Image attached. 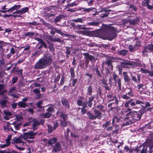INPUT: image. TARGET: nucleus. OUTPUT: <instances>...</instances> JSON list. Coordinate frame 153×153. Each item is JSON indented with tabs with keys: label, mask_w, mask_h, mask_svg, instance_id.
Returning a JSON list of instances; mask_svg holds the SVG:
<instances>
[{
	"label": "nucleus",
	"mask_w": 153,
	"mask_h": 153,
	"mask_svg": "<svg viewBox=\"0 0 153 153\" xmlns=\"http://www.w3.org/2000/svg\"><path fill=\"white\" fill-rule=\"evenodd\" d=\"M35 34V33L34 32H27V33L25 34V36H28L29 37H30L31 36H34Z\"/></svg>",
	"instance_id": "de8ad7c7"
},
{
	"label": "nucleus",
	"mask_w": 153,
	"mask_h": 153,
	"mask_svg": "<svg viewBox=\"0 0 153 153\" xmlns=\"http://www.w3.org/2000/svg\"><path fill=\"white\" fill-rule=\"evenodd\" d=\"M44 14L45 16L48 18L53 16L55 15V14H50L49 13H47L46 11L44 12Z\"/></svg>",
	"instance_id": "603ef678"
},
{
	"label": "nucleus",
	"mask_w": 153,
	"mask_h": 153,
	"mask_svg": "<svg viewBox=\"0 0 153 153\" xmlns=\"http://www.w3.org/2000/svg\"><path fill=\"white\" fill-rule=\"evenodd\" d=\"M70 72L71 76L72 77L74 78L75 76L74 71V68H71L70 69Z\"/></svg>",
	"instance_id": "5fc2aeb1"
},
{
	"label": "nucleus",
	"mask_w": 153,
	"mask_h": 153,
	"mask_svg": "<svg viewBox=\"0 0 153 153\" xmlns=\"http://www.w3.org/2000/svg\"><path fill=\"white\" fill-rule=\"evenodd\" d=\"M99 23L98 22H95L94 21L92 22L88 23L87 25L89 26H98Z\"/></svg>",
	"instance_id": "c85d7f7f"
},
{
	"label": "nucleus",
	"mask_w": 153,
	"mask_h": 153,
	"mask_svg": "<svg viewBox=\"0 0 153 153\" xmlns=\"http://www.w3.org/2000/svg\"><path fill=\"white\" fill-rule=\"evenodd\" d=\"M147 48L148 50L150 51H152V50H153V44H150V45H147Z\"/></svg>",
	"instance_id": "13d9d810"
},
{
	"label": "nucleus",
	"mask_w": 153,
	"mask_h": 153,
	"mask_svg": "<svg viewBox=\"0 0 153 153\" xmlns=\"http://www.w3.org/2000/svg\"><path fill=\"white\" fill-rule=\"evenodd\" d=\"M51 114L49 112H47L45 113H43L41 115V116L45 118H49L51 116Z\"/></svg>",
	"instance_id": "c9c22d12"
},
{
	"label": "nucleus",
	"mask_w": 153,
	"mask_h": 153,
	"mask_svg": "<svg viewBox=\"0 0 153 153\" xmlns=\"http://www.w3.org/2000/svg\"><path fill=\"white\" fill-rule=\"evenodd\" d=\"M22 124V123L19 122L14 126V128L16 130H18L20 128Z\"/></svg>",
	"instance_id": "864d4df0"
},
{
	"label": "nucleus",
	"mask_w": 153,
	"mask_h": 153,
	"mask_svg": "<svg viewBox=\"0 0 153 153\" xmlns=\"http://www.w3.org/2000/svg\"><path fill=\"white\" fill-rule=\"evenodd\" d=\"M11 137L12 135L11 134H10L8 136L6 140V143H10V141L11 140Z\"/></svg>",
	"instance_id": "bf43d9fd"
},
{
	"label": "nucleus",
	"mask_w": 153,
	"mask_h": 153,
	"mask_svg": "<svg viewBox=\"0 0 153 153\" xmlns=\"http://www.w3.org/2000/svg\"><path fill=\"white\" fill-rule=\"evenodd\" d=\"M37 134V133L33 131H30L29 132L23 133L20 135V137L26 140L27 139H33L34 136Z\"/></svg>",
	"instance_id": "423d86ee"
},
{
	"label": "nucleus",
	"mask_w": 153,
	"mask_h": 153,
	"mask_svg": "<svg viewBox=\"0 0 153 153\" xmlns=\"http://www.w3.org/2000/svg\"><path fill=\"white\" fill-rule=\"evenodd\" d=\"M116 128L115 130L112 131V134H117L118 133V131L119 130V128L118 127V126L117 125L116 126Z\"/></svg>",
	"instance_id": "ea45409f"
},
{
	"label": "nucleus",
	"mask_w": 153,
	"mask_h": 153,
	"mask_svg": "<svg viewBox=\"0 0 153 153\" xmlns=\"http://www.w3.org/2000/svg\"><path fill=\"white\" fill-rule=\"evenodd\" d=\"M118 83V87L119 90H121V79L120 78H119L117 81H116Z\"/></svg>",
	"instance_id": "c03bdc74"
},
{
	"label": "nucleus",
	"mask_w": 153,
	"mask_h": 153,
	"mask_svg": "<svg viewBox=\"0 0 153 153\" xmlns=\"http://www.w3.org/2000/svg\"><path fill=\"white\" fill-rule=\"evenodd\" d=\"M121 64L125 67L127 65H133L132 62L128 61H124L123 62H121Z\"/></svg>",
	"instance_id": "c756f323"
},
{
	"label": "nucleus",
	"mask_w": 153,
	"mask_h": 153,
	"mask_svg": "<svg viewBox=\"0 0 153 153\" xmlns=\"http://www.w3.org/2000/svg\"><path fill=\"white\" fill-rule=\"evenodd\" d=\"M93 70L96 72L95 74L97 75L99 78L101 77L102 75L100 74V70L99 69V66L97 65L95 67H94L93 69Z\"/></svg>",
	"instance_id": "dca6fc26"
},
{
	"label": "nucleus",
	"mask_w": 153,
	"mask_h": 153,
	"mask_svg": "<svg viewBox=\"0 0 153 153\" xmlns=\"http://www.w3.org/2000/svg\"><path fill=\"white\" fill-rule=\"evenodd\" d=\"M94 114H93L90 111H87L86 114L89 120H94L97 118L99 120L101 119L102 117V114L99 111H98L96 109L94 110Z\"/></svg>",
	"instance_id": "20e7f679"
},
{
	"label": "nucleus",
	"mask_w": 153,
	"mask_h": 153,
	"mask_svg": "<svg viewBox=\"0 0 153 153\" xmlns=\"http://www.w3.org/2000/svg\"><path fill=\"white\" fill-rule=\"evenodd\" d=\"M42 104H43V101L42 100H41L36 103V105H37V106L39 108H43L44 111H45V110H44V108L45 107V106H43L42 107L41 106V105H42Z\"/></svg>",
	"instance_id": "f704fd0d"
},
{
	"label": "nucleus",
	"mask_w": 153,
	"mask_h": 153,
	"mask_svg": "<svg viewBox=\"0 0 153 153\" xmlns=\"http://www.w3.org/2000/svg\"><path fill=\"white\" fill-rule=\"evenodd\" d=\"M72 21L76 22H78L82 23L83 22V20L82 18H78L76 19H73Z\"/></svg>",
	"instance_id": "3c124183"
},
{
	"label": "nucleus",
	"mask_w": 153,
	"mask_h": 153,
	"mask_svg": "<svg viewBox=\"0 0 153 153\" xmlns=\"http://www.w3.org/2000/svg\"><path fill=\"white\" fill-rule=\"evenodd\" d=\"M128 53V51L126 50H123L118 51L117 54L120 56H125Z\"/></svg>",
	"instance_id": "5701e85b"
},
{
	"label": "nucleus",
	"mask_w": 153,
	"mask_h": 153,
	"mask_svg": "<svg viewBox=\"0 0 153 153\" xmlns=\"http://www.w3.org/2000/svg\"><path fill=\"white\" fill-rule=\"evenodd\" d=\"M41 122H40L36 119L35 118L32 119L30 121V122L32 123V125L33 129L34 131L36 130L37 129L38 126L40 125L41 123L43 125L44 121L41 120Z\"/></svg>",
	"instance_id": "0eeeda50"
},
{
	"label": "nucleus",
	"mask_w": 153,
	"mask_h": 153,
	"mask_svg": "<svg viewBox=\"0 0 153 153\" xmlns=\"http://www.w3.org/2000/svg\"><path fill=\"white\" fill-rule=\"evenodd\" d=\"M139 21L140 19L139 18H137L136 19L129 20H128V22L130 24L132 25H134Z\"/></svg>",
	"instance_id": "412c9836"
},
{
	"label": "nucleus",
	"mask_w": 153,
	"mask_h": 153,
	"mask_svg": "<svg viewBox=\"0 0 153 153\" xmlns=\"http://www.w3.org/2000/svg\"><path fill=\"white\" fill-rule=\"evenodd\" d=\"M59 116L62 119V120H67V115L65 113L60 112Z\"/></svg>",
	"instance_id": "393cba45"
},
{
	"label": "nucleus",
	"mask_w": 153,
	"mask_h": 153,
	"mask_svg": "<svg viewBox=\"0 0 153 153\" xmlns=\"http://www.w3.org/2000/svg\"><path fill=\"white\" fill-rule=\"evenodd\" d=\"M140 70L143 73L146 74L149 73V71L146 69L141 68L140 69Z\"/></svg>",
	"instance_id": "4d7b16f0"
},
{
	"label": "nucleus",
	"mask_w": 153,
	"mask_h": 153,
	"mask_svg": "<svg viewBox=\"0 0 153 153\" xmlns=\"http://www.w3.org/2000/svg\"><path fill=\"white\" fill-rule=\"evenodd\" d=\"M21 14H23L27 12L28 10V8L27 7H25L20 9Z\"/></svg>",
	"instance_id": "09e8293b"
},
{
	"label": "nucleus",
	"mask_w": 153,
	"mask_h": 153,
	"mask_svg": "<svg viewBox=\"0 0 153 153\" xmlns=\"http://www.w3.org/2000/svg\"><path fill=\"white\" fill-rule=\"evenodd\" d=\"M68 122L67 120H61L60 122V125L62 127H65L68 125Z\"/></svg>",
	"instance_id": "cd10ccee"
},
{
	"label": "nucleus",
	"mask_w": 153,
	"mask_h": 153,
	"mask_svg": "<svg viewBox=\"0 0 153 153\" xmlns=\"http://www.w3.org/2000/svg\"><path fill=\"white\" fill-rule=\"evenodd\" d=\"M92 93V88L91 86H89L88 88L87 94L89 96L91 95Z\"/></svg>",
	"instance_id": "a18cd8bd"
},
{
	"label": "nucleus",
	"mask_w": 153,
	"mask_h": 153,
	"mask_svg": "<svg viewBox=\"0 0 153 153\" xmlns=\"http://www.w3.org/2000/svg\"><path fill=\"white\" fill-rule=\"evenodd\" d=\"M144 112V111L142 110L138 111L128 112L126 114V117L124 118V120L126 122L123 123V126H128L134 123L136 121L140 120Z\"/></svg>",
	"instance_id": "f257e3e1"
},
{
	"label": "nucleus",
	"mask_w": 153,
	"mask_h": 153,
	"mask_svg": "<svg viewBox=\"0 0 153 153\" xmlns=\"http://www.w3.org/2000/svg\"><path fill=\"white\" fill-rule=\"evenodd\" d=\"M7 101L5 100H1L0 101V104L2 107L5 106L7 104Z\"/></svg>",
	"instance_id": "a19ab883"
},
{
	"label": "nucleus",
	"mask_w": 153,
	"mask_h": 153,
	"mask_svg": "<svg viewBox=\"0 0 153 153\" xmlns=\"http://www.w3.org/2000/svg\"><path fill=\"white\" fill-rule=\"evenodd\" d=\"M83 55L85 56L84 58L88 60V59L90 55L88 53H85L83 54Z\"/></svg>",
	"instance_id": "e2e57ef3"
},
{
	"label": "nucleus",
	"mask_w": 153,
	"mask_h": 153,
	"mask_svg": "<svg viewBox=\"0 0 153 153\" xmlns=\"http://www.w3.org/2000/svg\"><path fill=\"white\" fill-rule=\"evenodd\" d=\"M17 104L18 106L21 108H25L27 106V104L26 103L22 101L19 102Z\"/></svg>",
	"instance_id": "b1692460"
},
{
	"label": "nucleus",
	"mask_w": 153,
	"mask_h": 153,
	"mask_svg": "<svg viewBox=\"0 0 153 153\" xmlns=\"http://www.w3.org/2000/svg\"><path fill=\"white\" fill-rule=\"evenodd\" d=\"M149 143L148 142L142 144L141 145L137 146L134 151L137 152H140V153H147L153 148V146H149Z\"/></svg>",
	"instance_id": "7ed1b4c3"
},
{
	"label": "nucleus",
	"mask_w": 153,
	"mask_h": 153,
	"mask_svg": "<svg viewBox=\"0 0 153 153\" xmlns=\"http://www.w3.org/2000/svg\"><path fill=\"white\" fill-rule=\"evenodd\" d=\"M64 82H65V78H64V76H62V77L61 78L60 84L62 85H63L64 84Z\"/></svg>",
	"instance_id": "69168bd1"
},
{
	"label": "nucleus",
	"mask_w": 153,
	"mask_h": 153,
	"mask_svg": "<svg viewBox=\"0 0 153 153\" xmlns=\"http://www.w3.org/2000/svg\"><path fill=\"white\" fill-rule=\"evenodd\" d=\"M113 79L114 81L115 82H116V81H117L118 80L117 79V76L116 74L114 73L113 74Z\"/></svg>",
	"instance_id": "0e129e2a"
},
{
	"label": "nucleus",
	"mask_w": 153,
	"mask_h": 153,
	"mask_svg": "<svg viewBox=\"0 0 153 153\" xmlns=\"http://www.w3.org/2000/svg\"><path fill=\"white\" fill-rule=\"evenodd\" d=\"M76 27V28H77L79 30L82 29L83 30H86V29H88L86 27H84L81 25H77Z\"/></svg>",
	"instance_id": "49530a36"
},
{
	"label": "nucleus",
	"mask_w": 153,
	"mask_h": 153,
	"mask_svg": "<svg viewBox=\"0 0 153 153\" xmlns=\"http://www.w3.org/2000/svg\"><path fill=\"white\" fill-rule=\"evenodd\" d=\"M115 101V102L117 104H118V101L117 100V97L116 96H114V97L112 98L111 99H109L108 100V102H114Z\"/></svg>",
	"instance_id": "bb28decb"
},
{
	"label": "nucleus",
	"mask_w": 153,
	"mask_h": 153,
	"mask_svg": "<svg viewBox=\"0 0 153 153\" xmlns=\"http://www.w3.org/2000/svg\"><path fill=\"white\" fill-rule=\"evenodd\" d=\"M80 109L81 112L82 114H84L86 113L87 112V110L86 109H85V108H78V110L79 109Z\"/></svg>",
	"instance_id": "37998d69"
},
{
	"label": "nucleus",
	"mask_w": 153,
	"mask_h": 153,
	"mask_svg": "<svg viewBox=\"0 0 153 153\" xmlns=\"http://www.w3.org/2000/svg\"><path fill=\"white\" fill-rule=\"evenodd\" d=\"M150 2V0H144L142 4V5L144 7L146 6L148 9L152 10L151 5L149 4Z\"/></svg>",
	"instance_id": "2eb2a0df"
},
{
	"label": "nucleus",
	"mask_w": 153,
	"mask_h": 153,
	"mask_svg": "<svg viewBox=\"0 0 153 153\" xmlns=\"http://www.w3.org/2000/svg\"><path fill=\"white\" fill-rule=\"evenodd\" d=\"M129 8H132L135 11H136L137 10V8L135 6H134L133 5H129Z\"/></svg>",
	"instance_id": "338daca9"
},
{
	"label": "nucleus",
	"mask_w": 153,
	"mask_h": 153,
	"mask_svg": "<svg viewBox=\"0 0 153 153\" xmlns=\"http://www.w3.org/2000/svg\"><path fill=\"white\" fill-rule=\"evenodd\" d=\"M126 90L127 91L128 93L123 94L122 97V98L124 99L128 100L130 98V97H132L133 95L131 93L132 90L131 88H127Z\"/></svg>",
	"instance_id": "9d476101"
},
{
	"label": "nucleus",
	"mask_w": 153,
	"mask_h": 153,
	"mask_svg": "<svg viewBox=\"0 0 153 153\" xmlns=\"http://www.w3.org/2000/svg\"><path fill=\"white\" fill-rule=\"evenodd\" d=\"M95 9V8L93 7H91L90 8H80V10H81L82 9H83L84 10H83V12H85L87 13H89L90 11L92 10H93Z\"/></svg>",
	"instance_id": "2f4dec72"
},
{
	"label": "nucleus",
	"mask_w": 153,
	"mask_h": 153,
	"mask_svg": "<svg viewBox=\"0 0 153 153\" xmlns=\"http://www.w3.org/2000/svg\"><path fill=\"white\" fill-rule=\"evenodd\" d=\"M132 99H131L128 101L126 102L124 105L125 106L126 108L128 107L129 104L130 103L131 101H132Z\"/></svg>",
	"instance_id": "052dcab7"
},
{
	"label": "nucleus",
	"mask_w": 153,
	"mask_h": 153,
	"mask_svg": "<svg viewBox=\"0 0 153 153\" xmlns=\"http://www.w3.org/2000/svg\"><path fill=\"white\" fill-rule=\"evenodd\" d=\"M102 84L104 85L103 86L105 88V89L106 90L109 91L110 90V88L108 86V84L107 83V81H105L104 82H103Z\"/></svg>",
	"instance_id": "58836bf2"
},
{
	"label": "nucleus",
	"mask_w": 153,
	"mask_h": 153,
	"mask_svg": "<svg viewBox=\"0 0 153 153\" xmlns=\"http://www.w3.org/2000/svg\"><path fill=\"white\" fill-rule=\"evenodd\" d=\"M60 78V75L58 73L57 74V76H56L54 79V82H56L58 81Z\"/></svg>",
	"instance_id": "6e6d98bb"
},
{
	"label": "nucleus",
	"mask_w": 153,
	"mask_h": 153,
	"mask_svg": "<svg viewBox=\"0 0 153 153\" xmlns=\"http://www.w3.org/2000/svg\"><path fill=\"white\" fill-rule=\"evenodd\" d=\"M88 32L85 31H79V33L82 34L84 35H87L88 34Z\"/></svg>",
	"instance_id": "680f3d73"
},
{
	"label": "nucleus",
	"mask_w": 153,
	"mask_h": 153,
	"mask_svg": "<svg viewBox=\"0 0 153 153\" xmlns=\"http://www.w3.org/2000/svg\"><path fill=\"white\" fill-rule=\"evenodd\" d=\"M53 149L52 152H53L57 153L58 152L60 151L62 149L61 145L59 143L57 142L55 144L53 147Z\"/></svg>",
	"instance_id": "1a4fd4ad"
},
{
	"label": "nucleus",
	"mask_w": 153,
	"mask_h": 153,
	"mask_svg": "<svg viewBox=\"0 0 153 153\" xmlns=\"http://www.w3.org/2000/svg\"><path fill=\"white\" fill-rule=\"evenodd\" d=\"M21 138H22L20 137V136H19V138H17L16 137H15L13 139V140L14 141L15 143H22V145H23L25 143L21 139Z\"/></svg>",
	"instance_id": "f3484780"
},
{
	"label": "nucleus",
	"mask_w": 153,
	"mask_h": 153,
	"mask_svg": "<svg viewBox=\"0 0 153 153\" xmlns=\"http://www.w3.org/2000/svg\"><path fill=\"white\" fill-rule=\"evenodd\" d=\"M47 106H49L48 108L46 110L48 112H49L50 113V112H52L53 111L54 109L52 105H47L45 106V107Z\"/></svg>",
	"instance_id": "4c0bfd02"
},
{
	"label": "nucleus",
	"mask_w": 153,
	"mask_h": 153,
	"mask_svg": "<svg viewBox=\"0 0 153 153\" xmlns=\"http://www.w3.org/2000/svg\"><path fill=\"white\" fill-rule=\"evenodd\" d=\"M57 141V138L53 137L48 140L47 143L49 145H52L56 142Z\"/></svg>",
	"instance_id": "a211bd4d"
},
{
	"label": "nucleus",
	"mask_w": 153,
	"mask_h": 153,
	"mask_svg": "<svg viewBox=\"0 0 153 153\" xmlns=\"http://www.w3.org/2000/svg\"><path fill=\"white\" fill-rule=\"evenodd\" d=\"M15 48L12 47L10 49V53L12 55L14 54L16 51V47L14 46Z\"/></svg>",
	"instance_id": "473e14b6"
},
{
	"label": "nucleus",
	"mask_w": 153,
	"mask_h": 153,
	"mask_svg": "<svg viewBox=\"0 0 153 153\" xmlns=\"http://www.w3.org/2000/svg\"><path fill=\"white\" fill-rule=\"evenodd\" d=\"M61 102L63 106L66 108H69L70 105L69 102L68 100L64 98H62L61 100Z\"/></svg>",
	"instance_id": "4468645a"
},
{
	"label": "nucleus",
	"mask_w": 153,
	"mask_h": 153,
	"mask_svg": "<svg viewBox=\"0 0 153 153\" xmlns=\"http://www.w3.org/2000/svg\"><path fill=\"white\" fill-rule=\"evenodd\" d=\"M94 99V97L92 96L90 97L89 98V100L87 102L88 103V106L91 108L92 105V101Z\"/></svg>",
	"instance_id": "a878e982"
},
{
	"label": "nucleus",
	"mask_w": 153,
	"mask_h": 153,
	"mask_svg": "<svg viewBox=\"0 0 153 153\" xmlns=\"http://www.w3.org/2000/svg\"><path fill=\"white\" fill-rule=\"evenodd\" d=\"M110 121H106L105 123L104 124L102 125V127L105 128H106L107 127L110 125Z\"/></svg>",
	"instance_id": "8fccbe9b"
},
{
	"label": "nucleus",
	"mask_w": 153,
	"mask_h": 153,
	"mask_svg": "<svg viewBox=\"0 0 153 153\" xmlns=\"http://www.w3.org/2000/svg\"><path fill=\"white\" fill-rule=\"evenodd\" d=\"M131 77L132 80L135 82H137L138 81V82H140V80L141 76L140 74H137V80L136 78V77L135 76H133L132 75H131Z\"/></svg>",
	"instance_id": "6ab92c4d"
},
{
	"label": "nucleus",
	"mask_w": 153,
	"mask_h": 153,
	"mask_svg": "<svg viewBox=\"0 0 153 153\" xmlns=\"http://www.w3.org/2000/svg\"><path fill=\"white\" fill-rule=\"evenodd\" d=\"M18 78L17 77H13L12 79V83L13 84L15 83L17 81Z\"/></svg>",
	"instance_id": "774afa93"
},
{
	"label": "nucleus",
	"mask_w": 153,
	"mask_h": 153,
	"mask_svg": "<svg viewBox=\"0 0 153 153\" xmlns=\"http://www.w3.org/2000/svg\"><path fill=\"white\" fill-rule=\"evenodd\" d=\"M52 56L48 54L45 55L35 64L34 68L36 69H42L51 65L52 61Z\"/></svg>",
	"instance_id": "f03ea898"
},
{
	"label": "nucleus",
	"mask_w": 153,
	"mask_h": 153,
	"mask_svg": "<svg viewBox=\"0 0 153 153\" xmlns=\"http://www.w3.org/2000/svg\"><path fill=\"white\" fill-rule=\"evenodd\" d=\"M48 131L50 133L52 132L56 128V126L53 127L52 126L49 125H48Z\"/></svg>",
	"instance_id": "72a5a7b5"
},
{
	"label": "nucleus",
	"mask_w": 153,
	"mask_h": 153,
	"mask_svg": "<svg viewBox=\"0 0 153 153\" xmlns=\"http://www.w3.org/2000/svg\"><path fill=\"white\" fill-rule=\"evenodd\" d=\"M65 16L63 15H60L56 16L54 19V21L55 23L59 22L60 20L64 18Z\"/></svg>",
	"instance_id": "4be33fe9"
},
{
	"label": "nucleus",
	"mask_w": 153,
	"mask_h": 153,
	"mask_svg": "<svg viewBox=\"0 0 153 153\" xmlns=\"http://www.w3.org/2000/svg\"><path fill=\"white\" fill-rule=\"evenodd\" d=\"M36 39L41 44L38 48L39 49L42 48L43 47L46 48H47V44L42 39L40 38H37Z\"/></svg>",
	"instance_id": "9b49d317"
},
{
	"label": "nucleus",
	"mask_w": 153,
	"mask_h": 153,
	"mask_svg": "<svg viewBox=\"0 0 153 153\" xmlns=\"http://www.w3.org/2000/svg\"><path fill=\"white\" fill-rule=\"evenodd\" d=\"M47 38L52 41L57 42L60 43H62L63 42V41L60 39L59 38H53L51 36H48Z\"/></svg>",
	"instance_id": "f8f14e48"
},
{
	"label": "nucleus",
	"mask_w": 153,
	"mask_h": 153,
	"mask_svg": "<svg viewBox=\"0 0 153 153\" xmlns=\"http://www.w3.org/2000/svg\"><path fill=\"white\" fill-rule=\"evenodd\" d=\"M53 30L56 31V32L60 34L61 35H64L66 36L69 37V35L65 34L63 33L60 30H57L55 27H53Z\"/></svg>",
	"instance_id": "7c9ffc66"
},
{
	"label": "nucleus",
	"mask_w": 153,
	"mask_h": 153,
	"mask_svg": "<svg viewBox=\"0 0 153 153\" xmlns=\"http://www.w3.org/2000/svg\"><path fill=\"white\" fill-rule=\"evenodd\" d=\"M16 87H12L10 88V89L9 90L8 94L9 95H11V94H13L12 93L16 91Z\"/></svg>",
	"instance_id": "e433bc0d"
},
{
	"label": "nucleus",
	"mask_w": 153,
	"mask_h": 153,
	"mask_svg": "<svg viewBox=\"0 0 153 153\" xmlns=\"http://www.w3.org/2000/svg\"><path fill=\"white\" fill-rule=\"evenodd\" d=\"M106 27L107 30L110 31V33L105 39H108L110 40H111L115 38L117 35V33L114 28L109 26H107Z\"/></svg>",
	"instance_id": "39448f33"
},
{
	"label": "nucleus",
	"mask_w": 153,
	"mask_h": 153,
	"mask_svg": "<svg viewBox=\"0 0 153 153\" xmlns=\"http://www.w3.org/2000/svg\"><path fill=\"white\" fill-rule=\"evenodd\" d=\"M123 74L125 82L128 83L131 80V79L128 76L127 72H124Z\"/></svg>",
	"instance_id": "ddd939ff"
},
{
	"label": "nucleus",
	"mask_w": 153,
	"mask_h": 153,
	"mask_svg": "<svg viewBox=\"0 0 153 153\" xmlns=\"http://www.w3.org/2000/svg\"><path fill=\"white\" fill-rule=\"evenodd\" d=\"M96 107L99 110L98 111H100L103 112L104 111L103 110L104 106L103 105H97Z\"/></svg>",
	"instance_id": "79ce46f5"
},
{
	"label": "nucleus",
	"mask_w": 153,
	"mask_h": 153,
	"mask_svg": "<svg viewBox=\"0 0 153 153\" xmlns=\"http://www.w3.org/2000/svg\"><path fill=\"white\" fill-rule=\"evenodd\" d=\"M21 7L20 5H15L12 7L11 8L8 10V11H9V12H12L15 10H17L19 9Z\"/></svg>",
	"instance_id": "aec40b11"
},
{
	"label": "nucleus",
	"mask_w": 153,
	"mask_h": 153,
	"mask_svg": "<svg viewBox=\"0 0 153 153\" xmlns=\"http://www.w3.org/2000/svg\"><path fill=\"white\" fill-rule=\"evenodd\" d=\"M114 58L112 57H110L106 59V61L104 62V63L108 66L111 67V69L112 70H113V66L112 65V62H114Z\"/></svg>",
	"instance_id": "6e6552de"
}]
</instances>
